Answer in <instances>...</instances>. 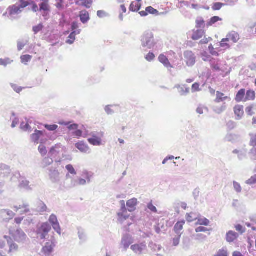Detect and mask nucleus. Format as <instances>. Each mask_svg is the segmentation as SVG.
<instances>
[{"mask_svg":"<svg viewBox=\"0 0 256 256\" xmlns=\"http://www.w3.org/2000/svg\"><path fill=\"white\" fill-rule=\"evenodd\" d=\"M32 3V0H20L18 3L10 6L8 8V14L11 16L18 14L22 10Z\"/></svg>","mask_w":256,"mask_h":256,"instance_id":"obj_1","label":"nucleus"},{"mask_svg":"<svg viewBox=\"0 0 256 256\" xmlns=\"http://www.w3.org/2000/svg\"><path fill=\"white\" fill-rule=\"evenodd\" d=\"M142 45L148 48H152L156 44L154 36L152 32H147L144 34L142 38Z\"/></svg>","mask_w":256,"mask_h":256,"instance_id":"obj_2","label":"nucleus"},{"mask_svg":"<svg viewBox=\"0 0 256 256\" xmlns=\"http://www.w3.org/2000/svg\"><path fill=\"white\" fill-rule=\"evenodd\" d=\"M51 230V226L48 222L43 223L38 229V234L42 240L44 239L46 236Z\"/></svg>","mask_w":256,"mask_h":256,"instance_id":"obj_3","label":"nucleus"},{"mask_svg":"<svg viewBox=\"0 0 256 256\" xmlns=\"http://www.w3.org/2000/svg\"><path fill=\"white\" fill-rule=\"evenodd\" d=\"M184 60L188 66H194L196 62V56L191 51H186L184 53Z\"/></svg>","mask_w":256,"mask_h":256,"instance_id":"obj_4","label":"nucleus"},{"mask_svg":"<svg viewBox=\"0 0 256 256\" xmlns=\"http://www.w3.org/2000/svg\"><path fill=\"white\" fill-rule=\"evenodd\" d=\"M54 246L55 244L54 242H46L45 246L42 248V252L45 256H50L52 252Z\"/></svg>","mask_w":256,"mask_h":256,"instance_id":"obj_5","label":"nucleus"},{"mask_svg":"<svg viewBox=\"0 0 256 256\" xmlns=\"http://www.w3.org/2000/svg\"><path fill=\"white\" fill-rule=\"evenodd\" d=\"M49 222L52 224L54 229L59 234L61 233V228L56 215L52 214L49 218Z\"/></svg>","mask_w":256,"mask_h":256,"instance_id":"obj_6","label":"nucleus"},{"mask_svg":"<svg viewBox=\"0 0 256 256\" xmlns=\"http://www.w3.org/2000/svg\"><path fill=\"white\" fill-rule=\"evenodd\" d=\"M234 111L236 120L242 119L244 115V106L242 105H236L234 108Z\"/></svg>","mask_w":256,"mask_h":256,"instance_id":"obj_7","label":"nucleus"},{"mask_svg":"<svg viewBox=\"0 0 256 256\" xmlns=\"http://www.w3.org/2000/svg\"><path fill=\"white\" fill-rule=\"evenodd\" d=\"M226 100H230V98L228 96H225V94L219 91H217L216 92V98L214 100L216 102L220 103L225 102Z\"/></svg>","mask_w":256,"mask_h":256,"instance_id":"obj_8","label":"nucleus"},{"mask_svg":"<svg viewBox=\"0 0 256 256\" xmlns=\"http://www.w3.org/2000/svg\"><path fill=\"white\" fill-rule=\"evenodd\" d=\"M146 248L145 242H142L140 244H135L132 245L130 248L136 253L140 254L142 251Z\"/></svg>","mask_w":256,"mask_h":256,"instance_id":"obj_9","label":"nucleus"},{"mask_svg":"<svg viewBox=\"0 0 256 256\" xmlns=\"http://www.w3.org/2000/svg\"><path fill=\"white\" fill-rule=\"evenodd\" d=\"M226 40L229 42L232 41L233 43H236L240 40V36L238 32L232 31L227 34Z\"/></svg>","mask_w":256,"mask_h":256,"instance_id":"obj_10","label":"nucleus"},{"mask_svg":"<svg viewBox=\"0 0 256 256\" xmlns=\"http://www.w3.org/2000/svg\"><path fill=\"white\" fill-rule=\"evenodd\" d=\"M75 146L82 152L86 153L90 150L88 146L84 141L76 143Z\"/></svg>","mask_w":256,"mask_h":256,"instance_id":"obj_11","label":"nucleus"},{"mask_svg":"<svg viewBox=\"0 0 256 256\" xmlns=\"http://www.w3.org/2000/svg\"><path fill=\"white\" fill-rule=\"evenodd\" d=\"M42 2L40 4V10L44 11L43 16H47L50 11V6L48 5V0H42Z\"/></svg>","mask_w":256,"mask_h":256,"instance_id":"obj_12","label":"nucleus"},{"mask_svg":"<svg viewBox=\"0 0 256 256\" xmlns=\"http://www.w3.org/2000/svg\"><path fill=\"white\" fill-rule=\"evenodd\" d=\"M158 12L153 8L152 6H148L147 7L146 9V10L141 11L139 12L140 14L142 16H146L148 15V14H158Z\"/></svg>","mask_w":256,"mask_h":256,"instance_id":"obj_13","label":"nucleus"},{"mask_svg":"<svg viewBox=\"0 0 256 256\" xmlns=\"http://www.w3.org/2000/svg\"><path fill=\"white\" fill-rule=\"evenodd\" d=\"M205 34V31L203 30H194L192 36V38L194 40H197L201 38Z\"/></svg>","mask_w":256,"mask_h":256,"instance_id":"obj_14","label":"nucleus"},{"mask_svg":"<svg viewBox=\"0 0 256 256\" xmlns=\"http://www.w3.org/2000/svg\"><path fill=\"white\" fill-rule=\"evenodd\" d=\"M138 204V200L136 198H133L128 200L126 202V206L128 207V211L134 212L136 210V206Z\"/></svg>","mask_w":256,"mask_h":256,"instance_id":"obj_15","label":"nucleus"},{"mask_svg":"<svg viewBox=\"0 0 256 256\" xmlns=\"http://www.w3.org/2000/svg\"><path fill=\"white\" fill-rule=\"evenodd\" d=\"M238 236V234L234 232L229 231L226 236V240L228 242H232L236 240Z\"/></svg>","mask_w":256,"mask_h":256,"instance_id":"obj_16","label":"nucleus"},{"mask_svg":"<svg viewBox=\"0 0 256 256\" xmlns=\"http://www.w3.org/2000/svg\"><path fill=\"white\" fill-rule=\"evenodd\" d=\"M159 61L162 63L166 67L168 68H172V66L168 58L163 54H161L158 56Z\"/></svg>","mask_w":256,"mask_h":256,"instance_id":"obj_17","label":"nucleus"},{"mask_svg":"<svg viewBox=\"0 0 256 256\" xmlns=\"http://www.w3.org/2000/svg\"><path fill=\"white\" fill-rule=\"evenodd\" d=\"M80 21L83 24L86 23L90 20V15L88 12L86 10H82L80 14Z\"/></svg>","mask_w":256,"mask_h":256,"instance_id":"obj_18","label":"nucleus"},{"mask_svg":"<svg viewBox=\"0 0 256 256\" xmlns=\"http://www.w3.org/2000/svg\"><path fill=\"white\" fill-rule=\"evenodd\" d=\"M60 172L57 170H51L50 173V178L51 180L56 182L59 180Z\"/></svg>","mask_w":256,"mask_h":256,"instance_id":"obj_19","label":"nucleus"},{"mask_svg":"<svg viewBox=\"0 0 256 256\" xmlns=\"http://www.w3.org/2000/svg\"><path fill=\"white\" fill-rule=\"evenodd\" d=\"M245 94L246 90L244 88L240 89L236 94L235 100L237 102H244Z\"/></svg>","mask_w":256,"mask_h":256,"instance_id":"obj_20","label":"nucleus"},{"mask_svg":"<svg viewBox=\"0 0 256 256\" xmlns=\"http://www.w3.org/2000/svg\"><path fill=\"white\" fill-rule=\"evenodd\" d=\"M88 142L90 144L94 146H100L102 144V140L100 138L95 135H92V138H88Z\"/></svg>","mask_w":256,"mask_h":256,"instance_id":"obj_21","label":"nucleus"},{"mask_svg":"<svg viewBox=\"0 0 256 256\" xmlns=\"http://www.w3.org/2000/svg\"><path fill=\"white\" fill-rule=\"evenodd\" d=\"M141 2H132L129 8L130 10L132 12H138L142 6Z\"/></svg>","mask_w":256,"mask_h":256,"instance_id":"obj_22","label":"nucleus"},{"mask_svg":"<svg viewBox=\"0 0 256 256\" xmlns=\"http://www.w3.org/2000/svg\"><path fill=\"white\" fill-rule=\"evenodd\" d=\"M77 5H81L86 8H90L92 3V0H74Z\"/></svg>","mask_w":256,"mask_h":256,"instance_id":"obj_23","label":"nucleus"},{"mask_svg":"<svg viewBox=\"0 0 256 256\" xmlns=\"http://www.w3.org/2000/svg\"><path fill=\"white\" fill-rule=\"evenodd\" d=\"M256 98L255 92L251 90H248L246 93V96L245 97L244 102L254 100Z\"/></svg>","mask_w":256,"mask_h":256,"instance_id":"obj_24","label":"nucleus"},{"mask_svg":"<svg viewBox=\"0 0 256 256\" xmlns=\"http://www.w3.org/2000/svg\"><path fill=\"white\" fill-rule=\"evenodd\" d=\"M26 238V234L22 232L18 231L14 236V240L18 242H22Z\"/></svg>","mask_w":256,"mask_h":256,"instance_id":"obj_25","label":"nucleus"},{"mask_svg":"<svg viewBox=\"0 0 256 256\" xmlns=\"http://www.w3.org/2000/svg\"><path fill=\"white\" fill-rule=\"evenodd\" d=\"M199 214L196 212H191L186 215V220L188 222H193L198 219Z\"/></svg>","mask_w":256,"mask_h":256,"instance_id":"obj_26","label":"nucleus"},{"mask_svg":"<svg viewBox=\"0 0 256 256\" xmlns=\"http://www.w3.org/2000/svg\"><path fill=\"white\" fill-rule=\"evenodd\" d=\"M219 60H214L212 58L210 60V66L212 69L215 71H220L221 69L220 68V64H218Z\"/></svg>","mask_w":256,"mask_h":256,"instance_id":"obj_27","label":"nucleus"},{"mask_svg":"<svg viewBox=\"0 0 256 256\" xmlns=\"http://www.w3.org/2000/svg\"><path fill=\"white\" fill-rule=\"evenodd\" d=\"M185 224L184 220L178 222L174 226V230L176 233H179L183 228V226Z\"/></svg>","mask_w":256,"mask_h":256,"instance_id":"obj_28","label":"nucleus"},{"mask_svg":"<svg viewBox=\"0 0 256 256\" xmlns=\"http://www.w3.org/2000/svg\"><path fill=\"white\" fill-rule=\"evenodd\" d=\"M220 46L224 48V50L230 49V45L226 38L222 40L220 42Z\"/></svg>","mask_w":256,"mask_h":256,"instance_id":"obj_29","label":"nucleus"},{"mask_svg":"<svg viewBox=\"0 0 256 256\" xmlns=\"http://www.w3.org/2000/svg\"><path fill=\"white\" fill-rule=\"evenodd\" d=\"M42 132L36 130L34 134L32 135V139L35 142H38L40 136L42 135Z\"/></svg>","mask_w":256,"mask_h":256,"instance_id":"obj_30","label":"nucleus"},{"mask_svg":"<svg viewBox=\"0 0 256 256\" xmlns=\"http://www.w3.org/2000/svg\"><path fill=\"white\" fill-rule=\"evenodd\" d=\"M208 50L210 52V53L213 56H219L218 52L220 50H216V48H214V46L210 44L208 46Z\"/></svg>","mask_w":256,"mask_h":256,"instance_id":"obj_31","label":"nucleus"},{"mask_svg":"<svg viewBox=\"0 0 256 256\" xmlns=\"http://www.w3.org/2000/svg\"><path fill=\"white\" fill-rule=\"evenodd\" d=\"M220 20H222V18H220L218 16H213L210 19V21L208 22L207 26H211L213 25L215 23H216V22L220 21Z\"/></svg>","mask_w":256,"mask_h":256,"instance_id":"obj_32","label":"nucleus"},{"mask_svg":"<svg viewBox=\"0 0 256 256\" xmlns=\"http://www.w3.org/2000/svg\"><path fill=\"white\" fill-rule=\"evenodd\" d=\"M196 27L197 28H204L205 22L202 18H200L196 20Z\"/></svg>","mask_w":256,"mask_h":256,"instance_id":"obj_33","label":"nucleus"},{"mask_svg":"<svg viewBox=\"0 0 256 256\" xmlns=\"http://www.w3.org/2000/svg\"><path fill=\"white\" fill-rule=\"evenodd\" d=\"M226 4L221 2H215L214 3L212 6V9L214 10H218L222 8Z\"/></svg>","mask_w":256,"mask_h":256,"instance_id":"obj_34","label":"nucleus"},{"mask_svg":"<svg viewBox=\"0 0 256 256\" xmlns=\"http://www.w3.org/2000/svg\"><path fill=\"white\" fill-rule=\"evenodd\" d=\"M118 216H119L120 220L122 221L123 220H126L128 218L129 215L127 214L126 212H124V210H122V212L118 214Z\"/></svg>","mask_w":256,"mask_h":256,"instance_id":"obj_35","label":"nucleus"},{"mask_svg":"<svg viewBox=\"0 0 256 256\" xmlns=\"http://www.w3.org/2000/svg\"><path fill=\"white\" fill-rule=\"evenodd\" d=\"M32 58V56L28 54H26L21 56L20 59L22 63L26 64V62H30Z\"/></svg>","mask_w":256,"mask_h":256,"instance_id":"obj_36","label":"nucleus"},{"mask_svg":"<svg viewBox=\"0 0 256 256\" xmlns=\"http://www.w3.org/2000/svg\"><path fill=\"white\" fill-rule=\"evenodd\" d=\"M210 224V221L206 218H200L198 220L197 224L200 225H204L208 226Z\"/></svg>","mask_w":256,"mask_h":256,"instance_id":"obj_37","label":"nucleus"},{"mask_svg":"<svg viewBox=\"0 0 256 256\" xmlns=\"http://www.w3.org/2000/svg\"><path fill=\"white\" fill-rule=\"evenodd\" d=\"M76 32H72L68 36L66 42L69 44H72L75 40Z\"/></svg>","mask_w":256,"mask_h":256,"instance_id":"obj_38","label":"nucleus"},{"mask_svg":"<svg viewBox=\"0 0 256 256\" xmlns=\"http://www.w3.org/2000/svg\"><path fill=\"white\" fill-rule=\"evenodd\" d=\"M126 8L124 4H121L120 6V18L121 20H123V14H125L126 12Z\"/></svg>","mask_w":256,"mask_h":256,"instance_id":"obj_39","label":"nucleus"},{"mask_svg":"<svg viewBox=\"0 0 256 256\" xmlns=\"http://www.w3.org/2000/svg\"><path fill=\"white\" fill-rule=\"evenodd\" d=\"M215 256H228V251L224 249L220 250Z\"/></svg>","mask_w":256,"mask_h":256,"instance_id":"obj_40","label":"nucleus"},{"mask_svg":"<svg viewBox=\"0 0 256 256\" xmlns=\"http://www.w3.org/2000/svg\"><path fill=\"white\" fill-rule=\"evenodd\" d=\"M44 126L49 131H54L56 130L58 128V126L56 124H44Z\"/></svg>","mask_w":256,"mask_h":256,"instance_id":"obj_41","label":"nucleus"},{"mask_svg":"<svg viewBox=\"0 0 256 256\" xmlns=\"http://www.w3.org/2000/svg\"><path fill=\"white\" fill-rule=\"evenodd\" d=\"M66 169L72 174L76 175V172L72 164H68L66 166Z\"/></svg>","mask_w":256,"mask_h":256,"instance_id":"obj_42","label":"nucleus"},{"mask_svg":"<svg viewBox=\"0 0 256 256\" xmlns=\"http://www.w3.org/2000/svg\"><path fill=\"white\" fill-rule=\"evenodd\" d=\"M38 150L42 156H45L46 154L47 150L46 147L43 145H40L39 146Z\"/></svg>","mask_w":256,"mask_h":256,"instance_id":"obj_43","label":"nucleus"},{"mask_svg":"<svg viewBox=\"0 0 256 256\" xmlns=\"http://www.w3.org/2000/svg\"><path fill=\"white\" fill-rule=\"evenodd\" d=\"M10 63V59L6 58L5 59L0 58V66H6L7 64Z\"/></svg>","mask_w":256,"mask_h":256,"instance_id":"obj_44","label":"nucleus"},{"mask_svg":"<svg viewBox=\"0 0 256 256\" xmlns=\"http://www.w3.org/2000/svg\"><path fill=\"white\" fill-rule=\"evenodd\" d=\"M200 84L198 82L194 83L192 86V92H198L200 90Z\"/></svg>","mask_w":256,"mask_h":256,"instance_id":"obj_45","label":"nucleus"},{"mask_svg":"<svg viewBox=\"0 0 256 256\" xmlns=\"http://www.w3.org/2000/svg\"><path fill=\"white\" fill-rule=\"evenodd\" d=\"M97 15L100 18H103L108 16V14L104 10H98L97 12Z\"/></svg>","mask_w":256,"mask_h":256,"instance_id":"obj_46","label":"nucleus"},{"mask_svg":"<svg viewBox=\"0 0 256 256\" xmlns=\"http://www.w3.org/2000/svg\"><path fill=\"white\" fill-rule=\"evenodd\" d=\"M18 246L16 244H12L10 246V250H9L8 252H14L18 250Z\"/></svg>","mask_w":256,"mask_h":256,"instance_id":"obj_47","label":"nucleus"},{"mask_svg":"<svg viewBox=\"0 0 256 256\" xmlns=\"http://www.w3.org/2000/svg\"><path fill=\"white\" fill-rule=\"evenodd\" d=\"M43 26L42 24H39L33 28V30L35 34H36L42 30Z\"/></svg>","mask_w":256,"mask_h":256,"instance_id":"obj_48","label":"nucleus"},{"mask_svg":"<svg viewBox=\"0 0 256 256\" xmlns=\"http://www.w3.org/2000/svg\"><path fill=\"white\" fill-rule=\"evenodd\" d=\"M250 145L256 150V135L251 138Z\"/></svg>","mask_w":256,"mask_h":256,"instance_id":"obj_49","label":"nucleus"},{"mask_svg":"<svg viewBox=\"0 0 256 256\" xmlns=\"http://www.w3.org/2000/svg\"><path fill=\"white\" fill-rule=\"evenodd\" d=\"M236 230L240 232L241 234L244 233L245 232V228L240 224H237L235 226Z\"/></svg>","mask_w":256,"mask_h":256,"instance_id":"obj_50","label":"nucleus"},{"mask_svg":"<svg viewBox=\"0 0 256 256\" xmlns=\"http://www.w3.org/2000/svg\"><path fill=\"white\" fill-rule=\"evenodd\" d=\"M154 58L155 56L152 52H149L146 56V59L149 62L152 60Z\"/></svg>","mask_w":256,"mask_h":256,"instance_id":"obj_51","label":"nucleus"},{"mask_svg":"<svg viewBox=\"0 0 256 256\" xmlns=\"http://www.w3.org/2000/svg\"><path fill=\"white\" fill-rule=\"evenodd\" d=\"M148 208L152 212H157L156 208L155 206H154L152 204V202L148 204Z\"/></svg>","mask_w":256,"mask_h":256,"instance_id":"obj_52","label":"nucleus"},{"mask_svg":"<svg viewBox=\"0 0 256 256\" xmlns=\"http://www.w3.org/2000/svg\"><path fill=\"white\" fill-rule=\"evenodd\" d=\"M212 40V38L210 37L208 38H204L203 39H202L200 42V44H207L210 41Z\"/></svg>","mask_w":256,"mask_h":256,"instance_id":"obj_53","label":"nucleus"},{"mask_svg":"<svg viewBox=\"0 0 256 256\" xmlns=\"http://www.w3.org/2000/svg\"><path fill=\"white\" fill-rule=\"evenodd\" d=\"M246 183L249 184H252L256 183V175L254 176L251 177L250 179H248Z\"/></svg>","mask_w":256,"mask_h":256,"instance_id":"obj_54","label":"nucleus"},{"mask_svg":"<svg viewBox=\"0 0 256 256\" xmlns=\"http://www.w3.org/2000/svg\"><path fill=\"white\" fill-rule=\"evenodd\" d=\"M233 184H234V186L235 190L237 192H240L242 190V188H241L240 184L236 182H234Z\"/></svg>","mask_w":256,"mask_h":256,"instance_id":"obj_55","label":"nucleus"},{"mask_svg":"<svg viewBox=\"0 0 256 256\" xmlns=\"http://www.w3.org/2000/svg\"><path fill=\"white\" fill-rule=\"evenodd\" d=\"M253 107L252 106H248L246 108V112L248 115L252 116L254 114L252 112Z\"/></svg>","mask_w":256,"mask_h":256,"instance_id":"obj_56","label":"nucleus"},{"mask_svg":"<svg viewBox=\"0 0 256 256\" xmlns=\"http://www.w3.org/2000/svg\"><path fill=\"white\" fill-rule=\"evenodd\" d=\"M180 236H179L178 237L173 239L172 242H173L174 246H177L179 244Z\"/></svg>","mask_w":256,"mask_h":256,"instance_id":"obj_57","label":"nucleus"},{"mask_svg":"<svg viewBox=\"0 0 256 256\" xmlns=\"http://www.w3.org/2000/svg\"><path fill=\"white\" fill-rule=\"evenodd\" d=\"M207 230V228L203 227V226H200L196 228V232H204Z\"/></svg>","mask_w":256,"mask_h":256,"instance_id":"obj_58","label":"nucleus"},{"mask_svg":"<svg viewBox=\"0 0 256 256\" xmlns=\"http://www.w3.org/2000/svg\"><path fill=\"white\" fill-rule=\"evenodd\" d=\"M12 86L14 90L18 93H20L22 90V88L18 87L16 84H14Z\"/></svg>","mask_w":256,"mask_h":256,"instance_id":"obj_59","label":"nucleus"},{"mask_svg":"<svg viewBox=\"0 0 256 256\" xmlns=\"http://www.w3.org/2000/svg\"><path fill=\"white\" fill-rule=\"evenodd\" d=\"M74 135L79 138L82 136V132L80 130H76L74 132Z\"/></svg>","mask_w":256,"mask_h":256,"instance_id":"obj_60","label":"nucleus"},{"mask_svg":"<svg viewBox=\"0 0 256 256\" xmlns=\"http://www.w3.org/2000/svg\"><path fill=\"white\" fill-rule=\"evenodd\" d=\"M30 4H32V10L34 12H36L38 10V6L36 4H35L33 1L32 3Z\"/></svg>","mask_w":256,"mask_h":256,"instance_id":"obj_61","label":"nucleus"},{"mask_svg":"<svg viewBox=\"0 0 256 256\" xmlns=\"http://www.w3.org/2000/svg\"><path fill=\"white\" fill-rule=\"evenodd\" d=\"M120 204H122L121 210H124V212H126V208L125 202L124 200H121Z\"/></svg>","mask_w":256,"mask_h":256,"instance_id":"obj_62","label":"nucleus"},{"mask_svg":"<svg viewBox=\"0 0 256 256\" xmlns=\"http://www.w3.org/2000/svg\"><path fill=\"white\" fill-rule=\"evenodd\" d=\"M78 28V24L76 22H74L72 25V30H76Z\"/></svg>","mask_w":256,"mask_h":256,"instance_id":"obj_63","label":"nucleus"},{"mask_svg":"<svg viewBox=\"0 0 256 256\" xmlns=\"http://www.w3.org/2000/svg\"><path fill=\"white\" fill-rule=\"evenodd\" d=\"M226 109V106H222L219 109H216V110H215V111L220 114V113H221L223 111H224Z\"/></svg>","mask_w":256,"mask_h":256,"instance_id":"obj_64","label":"nucleus"}]
</instances>
